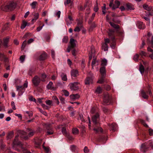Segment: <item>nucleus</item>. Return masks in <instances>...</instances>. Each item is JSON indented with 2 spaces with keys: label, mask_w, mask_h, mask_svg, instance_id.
Returning a JSON list of instances; mask_svg holds the SVG:
<instances>
[{
  "label": "nucleus",
  "mask_w": 153,
  "mask_h": 153,
  "mask_svg": "<svg viewBox=\"0 0 153 153\" xmlns=\"http://www.w3.org/2000/svg\"><path fill=\"white\" fill-rule=\"evenodd\" d=\"M18 135L16 136L13 142V148L16 150L21 152V153H31L23 147V145L22 144L21 142L19 141L18 139Z\"/></svg>",
  "instance_id": "f257e3e1"
},
{
  "label": "nucleus",
  "mask_w": 153,
  "mask_h": 153,
  "mask_svg": "<svg viewBox=\"0 0 153 153\" xmlns=\"http://www.w3.org/2000/svg\"><path fill=\"white\" fill-rule=\"evenodd\" d=\"M92 121L94 124V127L93 130L97 132L100 131L101 132H103L102 128L99 127L100 123H99L100 117L99 114L98 113H97L95 115H93L92 117Z\"/></svg>",
  "instance_id": "f03ea898"
},
{
  "label": "nucleus",
  "mask_w": 153,
  "mask_h": 153,
  "mask_svg": "<svg viewBox=\"0 0 153 153\" xmlns=\"http://www.w3.org/2000/svg\"><path fill=\"white\" fill-rule=\"evenodd\" d=\"M16 6V4L14 2H10L7 4L4 3L1 5V9L3 11H9L14 10Z\"/></svg>",
  "instance_id": "7ed1b4c3"
},
{
  "label": "nucleus",
  "mask_w": 153,
  "mask_h": 153,
  "mask_svg": "<svg viewBox=\"0 0 153 153\" xmlns=\"http://www.w3.org/2000/svg\"><path fill=\"white\" fill-rule=\"evenodd\" d=\"M27 132L28 134V135L25 136L26 134V133L25 132L21 130L18 131L19 133L22 135L21 136V137L23 138L25 140L28 139L29 137H30L33 136L35 133V131L34 130L30 128L27 129Z\"/></svg>",
  "instance_id": "20e7f679"
},
{
  "label": "nucleus",
  "mask_w": 153,
  "mask_h": 153,
  "mask_svg": "<svg viewBox=\"0 0 153 153\" xmlns=\"http://www.w3.org/2000/svg\"><path fill=\"white\" fill-rule=\"evenodd\" d=\"M149 146L153 149V142L151 140H149L147 143H145L142 144L140 147V150L141 152L145 153L148 150Z\"/></svg>",
  "instance_id": "39448f33"
},
{
  "label": "nucleus",
  "mask_w": 153,
  "mask_h": 153,
  "mask_svg": "<svg viewBox=\"0 0 153 153\" xmlns=\"http://www.w3.org/2000/svg\"><path fill=\"white\" fill-rule=\"evenodd\" d=\"M104 42L102 43V49L104 51H108V44L110 43V40L108 38L105 39H104Z\"/></svg>",
  "instance_id": "423d86ee"
},
{
  "label": "nucleus",
  "mask_w": 153,
  "mask_h": 153,
  "mask_svg": "<svg viewBox=\"0 0 153 153\" xmlns=\"http://www.w3.org/2000/svg\"><path fill=\"white\" fill-rule=\"evenodd\" d=\"M113 1V0H112V1H111L109 5L110 7H112V9L113 10H115L119 7L120 4V2L116 0L114 1V4Z\"/></svg>",
  "instance_id": "0eeeda50"
},
{
  "label": "nucleus",
  "mask_w": 153,
  "mask_h": 153,
  "mask_svg": "<svg viewBox=\"0 0 153 153\" xmlns=\"http://www.w3.org/2000/svg\"><path fill=\"white\" fill-rule=\"evenodd\" d=\"M79 84V83L78 82L71 83L69 84L70 88L72 91L77 90L79 88L78 85Z\"/></svg>",
  "instance_id": "6e6552de"
},
{
  "label": "nucleus",
  "mask_w": 153,
  "mask_h": 153,
  "mask_svg": "<svg viewBox=\"0 0 153 153\" xmlns=\"http://www.w3.org/2000/svg\"><path fill=\"white\" fill-rule=\"evenodd\" d=\"M141 94L142 97L144 99H147L149 97V96L147 95V94L149 93V94L150 96H151L152 95V92L151 90L149 89L148 91L146 92L143 90H142L141 92Z\"/></svg>",
  "instance_id": "1a4fd4ad"
},
{
  "label": "nucleus",
  "mask_w": 153,
  "mask_h": 153,
  "mask_svg": "<svg viewBox=\"0 0 153 153\" xmlns=\"http://www.w3.org/2000/svg\"><path fill=\"white\" fill-rule=\"evenodd\" d=\"M41 80L37 76H35L33 78L32 81L34 85L36 86L38 85L40 82Z\"/></svg>",
  "instance_id": "9d476101"
},
{
  "label": "nucleus",
  "mask_w": 153,
  "mask_h": 153,
  "mask_svg": "<svg viewBox=\"0 0 153 153\" xmlns=\"http://www.w3.org/2000/svg\"><path fill=\"white\" fill-rule=\"evenodd\" d=\"M110 100V97L108 93H105L104 94L103 101L105 104H106L109 102Z\"/></svg>",
  "instance_id": "9b49d317"
},
{
  "label": "nucleus",
  "mask_w": 153,
  "mask_h": 153,
  "mask_svg": "<svg viewBox=\"0 0 153 153\" xmlns=\"http://www.w3.org/2000/svg\"><path fill=\"white\" fill-rule=\"evenodd\" d=\"M114 32L115 30L114 29H109L108 32V35L112 40H114L115 39Z\"/></svg>",
  "instance_id": "f8f14e48"
},
{
  "label": "nucleus",
  "mask_w": 153,
  "mask_h": 153,
  "mask_svg": "<svg viewBox=\"0 0 153 153\" xmlns=\"http://www.w3.org/2000/svg\"><path fill=\"white\" fill-rule=\"evenodd\" d=\"M93 77L88 76L86 77L85 80V85H89L93 83Z\"/></svg>",
  "instance_id": "ddd939ff"
},
{
  "label": "nucleus",
  "mask_w": 153,
  "mask_h": 153,
  "mask_svg": "<svg viewBox=\"0 0 153 153\" xmlns=\"http://www.w3.org/2000/svg\"><path fill=\"white\" fill-rule=\"evenodd\" d=\"M32 15L33 16L34 18L31 21L32 23H33L38 19L39 17V13H38L33 12L32 13Z\"/></svg>",
  "instance_id": "4468645a"
},
{
  "label": "nucleus",
  "mask_w": 153,
  "mask_h": 153,
  "mask_svg": "<svg viewBox=\"0 0 153 153\" xmlns=\"http://www.w3.org/2000/svg\"><path fill=\"white\" fill-rule=\"evenodd\" d=\"M109 126L110 130L112 132H114L116 130L117 127V124L114 123L109 125Z\"/></svg>",
  "instance_id": "2eb2a0df"
},
{
  "label": "nucleus",
  "mask_w": 153,
  "mask_h": 153,
  "mask_svg": "<svg viewBox=\"0 0 153 153\" xmlns=\"http://www.w3.org/2000/svg\"><path fill=\"white\" fill-rule=\"evenodd\" d=\"M65 21L66 22L67 25H68L72 23V22L73 21V19L71 16L68 15V18H66Z\"/></svg>",
  "instance_id": "dca6fc26"
},
{
  "label": "nucleus",
  "mask_w": 153,
  "mask_h": 153,
  "mask_svg": "<svg viewBox=\"0 0 153 153\" xmlns=\"http://www.w3.org/2000/svg\"><path fill=\"white\" fill-rule=\"evenodd\" d=\"M71 74L72 78L76 77L78 75V71L77 70L73 69L71 71Z\"/></svg>",
  "instance_id": "f3484780"
},
{
  "label": "nucleus",
  "mask_w": 153,
  "mask_h": 153,
  "mask_svg": "<svg viewBox=\"0 0 153 153\" xmlns=\"http://www.w3.org/2000/svg\"><path fill=\"white\" fill-rule=\"evenodd\" d=\"M53 83L52 82H50L47 85V88L48 89L52 90H55L56 88L52 86Z\"/></svg>",
  "instance_id": "a211bd4d"
},
{
  "label": "nucleus",
  "mask_w": 153,
  "mask_h": 153,
  "mask_svg": "<svg viewBox=\"0 0 153 153\" xmlns=\"http://www.w3.org/2000/svg\"><path fill=\"white\" fill-rule=\"evenodd\" d=\"M100 72L102 76H106V71L105 69V67H102L100 69Z\"/></svg>",
  "instance_id": "6ab92c4d"
},
{
  "label": "nucleus",
  "mask_w": 153,
  "mask_h": 153,
  "mask_svg": "<svg viewBox=\"0 0 153 153\" xmlns=\"http://www.w3.org/2000/svg\"><path fill=\"white\" fill-rule=\"evenodd\" d=\"M137 25L138 28L140 29H144L145 28V25L141 22H138Z\"/></svg>",
  "instance_id": "aec40b11"
},
{
  "label": "nucleus",
  "mask_w": 153,
  "mask_h": 153,
  "mask_svg": "<svg viewBox=\"0 0 153 153\" xmlns=\"http://www.w3.org/2000/svg\"><path fill=\"white\" fill-rule=\"evenodd\" d=\"M148 35L149 36V37L148 38L147 41L149 42H150L152 47L153 48V36H152V37L150 38V33H148Z\"/></svg>",
  "instance_id": "412c9836"
},
{
  "label": "nucleus",
  "mask_w": 153,
  "mask_h": 153,
  "mask_svg": "<svg viewBox=\"0 0 153 153\" xmlns=\"http://www.w3.org/2000/svg\"><path fill=\"white\" fill-rule=\"evenodd\" d=\"M16 90L19 92H21L22 93V94L23 92V91L24 90V88L22 86H16Z\"/></svg>",
  "instance_id": "4be33fe9"
},
{
  "label": "nucleus",
  "mask_w": 153,
  "mask_h": 153,
  "mask_svg": "<svg viewBox=\"0 0 153 153\" xmlns=\"http://www.w3.org/2000/svg\"><path fill=\"white\" fill-rule=\"evenodd\" d=\"M47 55L45 53H42L39 56V59L40 60L42 61L44 60L46 58Z\"/></svg>",
  "instance_id": "5701e85b"
},
{
  "label": "nucleus",
  "mask_w": 153,
  "mask_h": 153,
  "mask_svg": "<svg viewBox=\"0 0 153 153\" xmlns=\"http://www.w3.org/2000/svg\"><path fill=\"white\" fill-rule=\"evenodd\" d=\"M0 60H4L5 62L7 61V59L3 53H0Z\"/></svg>",
  "instance_id": "b1692460"
},
{
  "label": "nucleus",
  "mask_w": 153,
  "mask_h": 153,
  "mask_svg": "<svg viewBox=\"0 0 153 153\" xmlns=\"http://www.w3.org/2000/svg\"><path fill=\"white\" fill-rule=\"evenodd\" d=\"M75 40L73 38H71L70 40V43L71 44V47L74 48L76 46V45L75 43Z\"/></svg>",
  "instance_id": "393cba45"
},
{
  "label": "nucleus",
  "mask_w": 153,
  "mask_h": 153,
  "mask_svg": "<svg viewBox=\"0 0 153 153\" xmlns=\"http://www.w3.org/2000/svg\"><path fill=\"white\" fill-rule=\"evenodd\" d=\"M109 23L112 27L116 29H118L120 28V26L116 24L111 22H109Z\"/></svg>",
  "instance_id": "a878e982"
},
{
  "label": "nucleus",
  "mask_w": 153,
  "mask_h": 153,
  "mask_svg": "<svg viewBox=\"0 0 153 153\" xmlns=\"http://www.w3.org/2000/svg\"><path fill=\"white\" fill-rule=\"evenodd\" d=\"M14 135V132L13 131H10L9 132L7 135V139H10L12 138Z\"/></svg>",
  "instance_id": "bb28decb"
},
{
  "label": "nucleus",
  "mask_w": 153,
  "mask_h": 153,
  "mask_svg": "<svg viewBox=\"0 0 153 153\" xmlns=\"http://www.w3.org/2000/svg\"><path fill=\"white\" fill-rule=\"evenodd\" d=\"M79 97V95L78 94L71 95L70 96V98L72 99H78Z\"/></svg>",
  "instance_id": "cd10ccee"
},
{
  "label": "nucleus",
  "mask_w": 153,
  "mask_h": 153,
  "mask_svg": "<svg viewBox=\"0 0 153 153\" xmlns=\"http://www.w3.org/2000/svg\"><path fill=\"white\" fill-rule=\"evenodd\" d=\"M42 142V140L41 139H39L38 140L36 141L35 142V144L36 145V147L38 148L41 145Z\"/></svg>",
  "instance_id": "c85d7f7f"
},
{
  "label": "nucleus",
  "mask_w": 153,
  "mask_h": 153,
  "mask_svg": "<svg viewBox=\"0 0 153 153\" xmlns=\"http://www.w3.org/2000/svg\"><path fill=\"white\" fill-rule=\"evenodd\" d=\"M9 41V38L8 37L6 38L3 39V45L5 47H7V43Z\"/></svg>",
  "instance_id": "c756f323"
},
{
  "label": "nucleus",
  "mask_w": 153,
  "mask_h": 153,
  "mask_svg": "<svg viewBox=\"0 0 153 153\" xmlns=\"http://www.w3.org/2000/svg\"><path fill=\"white\" fill-rule=\"evenodd\" d=\"M143 7L145 9L148 11H150L152 9V7H149L146 4L143 5Z\"/></svg>",
  "instance_id": "7c9ffc66"
},
{
  "label": "nucleus",
  "mask_w": 153,
  "mask_h": 153,
  "mask_svg": "<svg viewBox=\"0 0 153 153\" xmlns=\"http://www.w3.org/2000/svg\"><path fill=\"white\" fill-rule=\"evenodd\" d=\"M45 127L47 131H50L52 129V128L51 127V124L49 123L45 124Z\"/></svg>",
  "instance_id": "2f4dec72"
},
{
  "label": "nucleus",
  "mask_w": 153,
  "mask_h": 153,
  "mask_svg": "<svg viewBox=\"0 0 153 153\" xmlns=\"http://www.w3.org/2000/svg\"><path fill=\"white\" fill-rule=\"evenodd\" d=\"M95 16V13H93L91 18L88 21V23L89 24L91 25V24L92 23V22L94 19V18Z\"/></svg>",
  "instance_id": "473e14b6"
},
{
  "label": "nucleus",
  "mask_w": 153,
  "mask_h": 153,
  "mask_svg": "<svg viewBox=\"0 0 153 153\" xmlns=\"http://www.w3.org/2000/svg\"><path fill=\"white\" fill-rule=\"evenodd\" d=\"M62 132L63 135L65 136H67L68 134L67 133L65 127H62Z\"/></svg>",
  "instance_id": "72a5a7b5"
},
{
  "label": "nucleus",
  "mask_w": 153,
  "mask_h": 153,
  "mask_svg": "<svg viewBox=\"0 0 153 153\" xmlns=\"http://www.w3.org/2000/svg\"><path fill=\"white\" fill-rule=\"evenodd\" d=\"M112 42L110 44V46L113 49H114L115 48L116 45V42L114 40H112Z\"/></svg>",
  "instance_id": "f704fd0d"
},
{
  "label": "nucleus",
  "mask_w": 153,
  "mask_h": 153,
  "mask_svg": "<svg viewBox=\"0 0 153 153\" xmlns=\"http://www.w3.org/2000/svg\"><path fill=\"white\" fill-rule=\"evenodd\" d=\"M105 76H102L101 78L98 80L97 82L100 84H102L104 82V78Z\"/></svg>",
  "instance_id": "c9c22d12"
},
{
  "label": "nucleus",
  "mask_w": 153,
  "mask_h": 153,
  "mask_svg": "<svg viewBox=\"0 0 153 153\" xmlns=\"http://www.w3.org/2000/svg\"><path fill=\"white\" fill-rule=\"evenodd\" d=\"M107 61L105 59H103L102 61L101 64V65L102 67H105L107 65Z\"/></svg>",
  "instance_id": "e433bc0d"
},
{
  "label": "nucleus",
  "mask_w": 153,
  "mask_h": 153,
  "mask_svg": "<svg viewBox=\"0 0 153 153\" xmlns=\"http://www.w3.org/2000/svg\"><path fill=\"white\" fill-rule=\"evenodd\" d=\"M27 22L25 21H23L22 23V24L21 26V29H23L25 28L27 25Z\"/></svg>",
  "instance_id": "4c0bfd02"
},
{
  "label": "nucleus",
  "mask_w": 153,
  "mask_h": 153,
  "mask_svg": "<svg viewBox=\"0 0 153 153\" xmlns=\"http://www.w3.org/2000/svg\"><path fill=\"white\" fill-rule=\"evenodd\" d=\"M79 118L78 120H81L82 122H84L85 120H84L83 115L82 114L79 113Z\"/></svg>",
  "instance_id": "58836bf2"
},
{
  "label": "nucleus",
  "mask_w": 153,
  "mask_h": 153,
  "mask_svg": "<svg viewBox=\"0 0 153 153\" xmlns=\"http://www.w3.org/2000/svg\"><path fill=\"white\" fill-rule=\"evenodd\" d=\"M102 88L100 87H98L95 91V92L98 94H100L102 92Z\"/></svg>",
  "instance_id": "ea45409f"
},
{
  "label": "nucleus",
  "mask_w": 153,
  "mask_h": 153,
  "mask_svg": "<svg viewBox=\"0 0 153 153\" xmlns=\"http://www.w3.org/2000/svg\"><path fill=\"white\" fill-rule=\"evenodd\" d=\"M126 6L128 10H133L132 5L131 4H130L129 3H128L126 4Z\"/></svg>",
  "instance_id": "a19ab883"
},
{
  "label": "nucleus",
  "mask_w": 153,
  "mask_h": 153,
  "mask_svg": "<svg viewBox=\"0 0 153 153\" xmlns=\"http://www.w3.org/2000/svg\"><path fill=\"white\" fill-rule=\"evenodd\" d=\"M72 152H75L77 150V148L76 146L74 145L71 146H70Z\"/></svg>",
  "instance_id": "79ce46f5"
},
{
  "label": "nucleus",
  "mask_w": 153,
  "mask_h": 153,
  "mask_svg": "<svg viewBox=\"0 0 153 153\" xmlns=\"http://www.w3.org/2000/svg\"><path fill=\"white\" fill-rule=\"evenodd\" d=\"M25 55H22L20 57L19 59L21 62L23 63L24 62L25 59Z\"/></svg>",
  "instance_id": "37998d69"
},
{
  "label": "nucleus",
  "mask_w": 153,
  "mask_h": 153,
  "mask_svg": "<svg viewBox=\"0 0 153 153\" xmlns=\"http://www.w3.org/2000/svg\"><path fill=\"white\" fill-rule=\"evenodd\" d=\"M140 122L143 124L144 126L146 127H148L149 126L148 125L145 123L144 120H140Z\"/></svg>",
  "instance_id": "c03bdc74"
},
{
  "label": "nucleus",
  "mask_w": 153,
  "mask_h": 153,
  "mask_svg": "<svg viewBox=\"0 0 153 153\" xmlns=\"http://www.w3.org/2000/svg\"><path fill=\"white\" fill-rule=\"evenodd\" d=\"M68 37L67 36H65L62 39V42L64 43H66L68 42Z\"/></svg>",
  "instance_id": "a18cd8bd"
},
{
  "label": "nucleus",
  "mask_w": 153,
  "mask_h": 153,
  "mask_svg": "<svg viewBox=\"0 0 153 153\" xmlns=\"http://www.w3.org/2000/svg\"><path fill=\"white\" fill-rule=\"evenodd\" d=\"M26 40H25L23 42L21 48H22V50H23L24 49L25 47L26 46Z\"/></svg>",
  "instance_id": "49530a36"
},
{
  "label": "nucleus",
  "mask_w": 153,
  "mask_h": 153,
  "mask_svg": "<svg viewBox=\"0 0 153 153\" xmlns=\"http://www.w3.org/2000/svg\"><path fill=\"white\" fill-rule=\"evenodd\" d=\"M79 132V130L76 128H75L73 129L72 132L74 134H78Z\"/></svg>",
  "instance_id": "de8ad7c7"
},
{
  "label": "nucleus",
  "mask_w": 153,
  "mask_h": 153,
  "mask_svg": "<svg viewBox=\"0 0 153 153\" xmlns=\"http://www.w3.org/2000/svg\"><path fill=\"white\" fill-rule=\"evenodd\" d=\"M139 70L141 74L144 72L145 70L143 66L142 65L140 66L139 68Z\"/></svg>",
  "instance_id": "09e8293b"
},
{
  "label": "nucleus",
  "mask_w": 153,
  "mask_h": 153,
  "mask_svg": "<svg viewBox=\"0 0 153 153\" xmlns=\"http://www.w3.org/2000/svg\"><path fill=\"white\" fill-rule=\"evenodd\" d=\"M46 77V75L45 73H43L42 74L41 78H42V81H45V79Z\"/></svg>",
  "instance_id": "8fccbe9b"
},
{
  "label": "nucleus",
  "mask_w": 153,
  "mask_h": 153,
  "mask_svg": "<svg viewBox=\"0 0 153 153\" xmlns=\"http://www.w3.org/2000/svg\"><path fill=\"white\" fill-rule=\"evenodd\" d=\"M104 87L108 91L110 90L111 88L110 86L108 85H105L104 86Z\"/></svg>",
  "instance_id": "3c124183"
},
{
  "label": "nucleus",
  "mask_w": 153,
  "mask_h": 153,
  "mask_svg": "<svg viewBox=\"0 0 153 153\" xmlns=\"http://www.w3.org/2000/svg\"><path fill=\"white\" fill-rule=\"evenodd\" d=\"M139 55L137 54L135 55L133 58V59L135 61H137L138 60Z\"/></svg>",
  "instance_id": "603ef678"
},
{
  "label": "nucleus",
  "mask_w": 153,
  "mask_h": 153,
  "mask_svg": "<svg viewBox=\"0 0 153 153\" xmlns=\"http://www.w3.org/2000/svg\"><path fill=\"white\" fill-rule=\"evenodd\" d=\"M53 99L55 100V102L57 105L59 104V100L57 98V97L56 96L53 97Z\"/></svg>",
  "instance_id": "864d4df0"
},
{
  "label": "nucleus",
  "mask_w": 153,
  "mask_h": 153,
  "mask_svg": "<svg viewBox=\"0 0 153 153\" xmlns=\"http://www.w3.org/2000/svg\"><path fill=\"white\" fill-rule=\"evenodd\" d=\"M63 92L64 95L66 97H68L69 95V92L66 90H63Z\"/></svg>",
  "instance_id": "5fc2aeb1"
},
{
  "label": "nucleus",
  "mask_w": 153,
  "mask_h": 153,
  "mask_svg": "<svg viewBox=\"0 0 153 153\" xmlns=\"http://www.w3.org/2000/svg\"><path fill=\"white\" fill-rule=\"evenodd\" d=\"M44 149L45 151L46 152V153H50V149L48 147H44Z\"/></svg>",
  "instance_id": "6e6d98bb"
},
{
  "label": "nucleus",
  "mask_w": 153,
  "mask_h": 153,
  "mask_svg": "<svg viewBox=\"0 0 153 153\" xmlns=\"http://www.w3.org/2000/svg\"><path fill=\"white\" fill-rule=\"evenodd\" d=\"M53 133V130H50V131H47V135H49L52 134Z\"/></svg>",
  "instance_id": "4d7b16f0"
},
{
  "label": "nucleus",
  "mask_w": 153,
  "mask_h": 153,
  "mask_svg": "<svg viewBox=\"0 0 153 153\" xmlns=\"http://www.w3.org/2000/svg\"><path fill=\"white\" fill-rule=\"evenodd\" d=\"M59 99L61 103L64 104L65 103V100L64 98L62 97H59Z\"/></svg>",
  "instance_id": "13d9d810"
},
{
  "label": "nucleus",
  "mask_w": 153,
  "mask_h": 153,
  "mask_svg": "<svg viewBox=\"0 0 153 153\" xmlns=\"http://www.w3.org/2000/svg\"><path fill=\"white\" fill-rule=\"evenodd\" d=\"M75 32H79L80 31V28L78 26H76L74 30Z\"/></svg>",
  "instance_id": "bf43d9fd"
},
{
  "label": "nucleus",
  "mask_w": 153,
  "mask_h": 153,
  "mask_svg": "<svg viewBox=\"0 0 153 153\" xmlns=\"http://www.w3.org/2000/svg\"><path fill=\"white\" fill-rule=\"evenodd\" d=\"M11 105L12 107V108L13 110L16 109V106L15 105L14 102L13 101H12L11 102Z\"/></svg>",
  "instance_id": "052dcab7"
},
{
  "label": "nucleus",
  "mask_w": 153,
  "mask_h": 153,
  "mask_svg": "<svg viewBox=\"0 0 153 153\" xmlns=\"http://www.w3.org/2000/svg\"><path fill=\"white\" fill-rule=\"evenodd\" d=\"M51 56L52 58L54 59L55 57V53L54 51L53 50H51Z\"/></svg>",
  "instance_id": "680f3d73"
},
{
  "label": "nucleus",
  "mask_w": 153,
  "mask_h": 153,
  "mask_svg": "<svg viewBox=\"0 0 153 153\" xmlns=\"http://www.w3.org/2000/svg\"><path fill=\"white\" fill-rule=\"evenodd\" d=\"M33 71L34 70L32 68H30L28 72V74L30 76H31Z\"/></svg>",
  "instance_id": "e2e57ef3"
},
{
  "label": "nucleus",
  "mask_w": 153,
  "mask_h": 153,
  "mask_svg": "<svg viewBox=\"0 0 153 153\" xmlns=\"http://www.w3.org/2000/svg\"><path fill=\"white\" fill-rule=\"evenodd\" d=\"M77 26L81 28L82 27V23L80 21H79L77 24Z\"/></svg>",
  "instance_id": "0e129e2a"
},
{
  "label": "nucleus",
  "mask_w": 153,
  "mask_h": 153,
  "mask_svg": "<svg viewBox=\"0 0 153 153\" xmlns=\"http://www.w3.org/2000/svg\"><path fill=\"white\" fill-rule=\"evenodd\" d=\"M149 130V135L150 136H152L153 135V130L152 129L150 128Z\"/></svg>",
  "instance_id": "69168bd1"
},
{
  "label": "nucleus",
  "mask_w": 153,
  "mask_h": 153,
  "mask_svg": "<svg viewBox=\"0 0 153 153\" xmlns=\"http://www.w3.org/2000/svg\"><path fill=\"white\" fill-rule=\"evenodd\" d=\"M62 79L64 81H66L67 79V77L66 75H64L63 76H62Z\"/></svg>",
  "instance_id": "338daca9"
},
{
  "label": "nucleus",
  "mask_w": 153,
  "mask_h": 153,
  "mask_svg": "<svg viewBox=\"0 0 153 153\" xmlns=\"http://www.w3.org/2000/svg\"><path fill=\"white\" fill-rule=\"evenodd\" d=\"M84 152L85 153H88L89 152V150L86 146H85L84 149Z\"/></svg>",
  "instance_id": "774afa93"
}]
</instances>
